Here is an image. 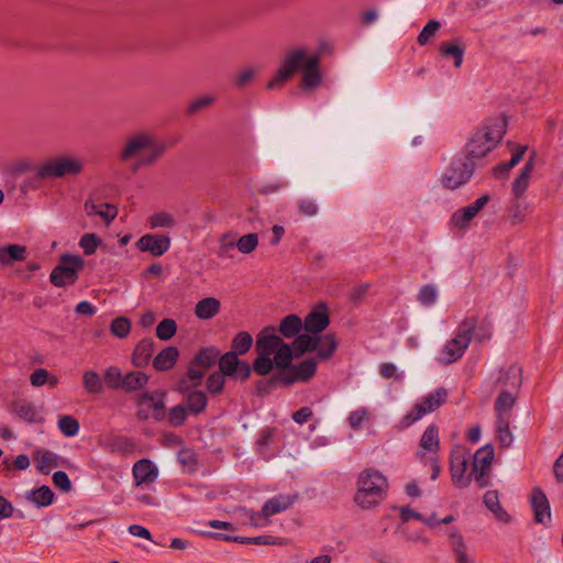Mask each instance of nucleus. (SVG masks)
Listing matches in <instances>:
<instances>
[{
	"mask_svg": "<svg viewBox=\"0 0 563 563\" xmlns=\"http://www.w3.org/2000/svg\"><path fill=\"white\" fill-rule=\"evenodd\" d=\"M255 352L253 371L261 376L268 375L274 367L284 371L279 380L287 386L296 382H308L317 372V363L313 358H306L291 365L292 347L276 334L274 327H266L260 331Z\"/></svg>",
	"mask_w": 563,
	"mask_h": 563,
	"instance_id": "1",
	"label": "nucleus"
},
{
	"mask_svg": "<svg viewBox=\"0 0 563 563\" xmlns=\"http://www.w3.org/2000/svg\"><path fill=\"white\" fill-rule=\"evenodd\" d=\"M320 55L306 47H295L287 52L279 68L267 84V89L282 88L295 73H301V86L313 89L321 84L322 76L319 68Z\"/></svg>",
	"mask_w": 563,
	"mask_h": 563,
	"instance_id": "2",
	"label": "nucleus"
},
{
	"mask_svg": "<svg viewBox=\"0 0 563 563\" xmlns=\"http://www.w3.org/2000/svg\"><path fill=\"white\" fill-rule=\"evenodd\" d=\"M506 121L492 118L479 125L468 137L463 155L478 167L484 157L503 140L506 133Z\"/></svg>",
	"mask_w": 563,
	"mask_h": 563,
	"instance_id": "3",
	"label": "nucleus"
},
{
	"mask_svg": "<svg viewBox=\"0 0 563 563\" xmlns=\"http://www.w3.org/2000/svg\"><path fill=\"white\" fill-rule=\"evenodd\" d=\"M165 151L164 142L153 133L142 131L126 139L119 158L123 162L135 159V168H140L155 164Z\"/></svg>",
	"mask_w": 563,
	"mask_h": 563,
	"instance_id": "4",
	"label": "nucleus"
},
{
	"mask_svg": "<svg viewBox=\"0 0 563 563\" xmlns=\"http://www.w3.org/2000/svg\"><path fill=\"white\" fill-rule=\"evenodd\" d=\"M387 489V478L375 468H366L358 475L354 500L361 508L371 509L382 503Z\"/></svg>",
	"mask_w": 563,
	"mask_h": 563,
	"instance_id": "5",
	"label": "nucleus"
},
{
	"mask_svg": "<svg viewBox=\"0 0 563 563\" xmlns=\"http://www.w3.org/2000/svg\"><path fill=\"white\" fill-rule=\"evenodd\" d=\"M476 324L477 318L474 316L465 317L459 323L454 336L446 341L440 351L438 360L441 364H452L463 357L473 340Z\"/></svg>",
	"mask_w": 563,
	"mask_h": 563,
	"instance_id": "6",
	"label": "nucleus"
},
{
	"mask_svg": "<svg viewBox=\"0 0 563 563\" xmlns=\"http://www.w3.org/2000/svg\"><path fill=\"white\" fill-rule=\"evenodd\" d=\"M448 398V391L443 387L434 389L432 393L423 396L413 407L401 418L399 427L407 429L417 421L421 420L426 415L433 412L441 407Z\"/></svg>",
	"mask_w": 563,
	"mask_h": 563,
	"instance_id": "7",
	"label": "nucleus"
},
{
	"mask_svg": "<svg viewBox=\"0 0 563 563\" xmlns=\"http://www.w3.org/2000/svg\"><path fill=\"white\" fill-rule=\"evenodd\" d=\"M476 166L463 154L455 155L443 170L440 181L446 189L454 190L472 178Z\"/></svg>",
	"mask_w": 563,
	"mask_h": 563,
	"instance_id": "8",
	"label": "nucleus"
},
{
	"mask_svg": "<svg viewBox=\"0 0 563 563\" xmlns=\"http://www.w3.org/2000/svg\"><path fill=\"white\" fill-rule=\"evenodd\" d=\"M84 162L81 158L63 155L47 159L37 168L40 178H62L68 175L75 176L81 173Z\"/></svg>",
	"mask_w": 563,
	"mask_h": 563,
	"instance_id": "9",
	"label": "nucleus"
},
{
	"mask_svg": "<svg viewBox=\"0 0 563 563\" xmlns=\"http://www.w3.org/2000/svg\"><path fill=\"white\" fill-rule=\"evenodd\" d=\"M84 267L85 261L81 256L63 254L49 275V282L56 287L70 286L77 282L78 273Z\"/></svg>",
	"mask_w": 563,
	"mask_h": 563,
	"instance_id": "10",
	"label": "nucleus"
},
{
	"mask_svg": "<svg viewBox=\"0 0 563 563\" xmlns=\"http://www.w3.org/2000/svg\"><path fill=\"white\" fill-rule=\"evenodd\" d=\"M470 453L464 446L456 445L450 455V474L453 485L460 489L467 488L474 478V474L467 472Z\"/></svg>",
	"mask_w": 563,
	"mask_h": 563,
	"instance_id": "11",
	"label": "nucleus"
},
{
	"mask_svg": "<svg viewBox=\"0 0 563 563\" xmlns=\"http://www.w3.org/2000/svg\"><path fill=\"white\" fill-rule=\"evenodd\" d=\"M165 396L164 391L148 393L143 391L135 397V404L139 409L136 416L141 420L154 418L161 421L165 417Z\"/></svg>",
	"mask_w": 563,
	"mask_h": 563,
	"instance_id": "12",
	"label": "nucleus"
},
{
	"mask_svg": "<svg viewBox=\"0 0 563 563\" xmlns=\"http://www.w3.org/2000/svg\"><path fill=\"white\" fill-rule=\"evenodd\" d=\"M494 449L492 445L486 444L479 448L473 456L472 474L478 487L483 488L488 486V473L494 461Z\"/></svg>",
	"mask_w": 563,
	"mask_h": 563,
	"instance_id": "13",
	"label": "nucleus"
},
{
	"mask_svg": "<svg viewBox=\"0 0 563 563\" xmlns=\"http://www.w3.org/2000/svg\"><path fill=\"white\" fill-rule=\"evenodd\" d=\"M439 451H440L439 428L435 424H429L420 438L419 449L416 453V456L420 461L423 459L438 456Z\"/></svg>",
	"mask_w": 563,
	"mask_h": 563,
	"instance_id": "14",
	"label": "nucleus"
},
{
	"mask_svg": "<svg viewBox=\"0 0 563 563\" xmlns=\"http://www.w3.org/2000/svg\"><path fill=\"white\" fill-rule=\"evenodd\" d=\"M141 252H147L155 257L164 255L170 247V239L159 234H144L136 242Z\"/></svg>",
	"mask_w": 563,
	"mask_h": 563,
	"instance_id": "15",
	"label": "nucleus"
},
{
	"mask_svg": "<svg viewBox=\"0 0 563 563\" xmlns=\"http://www.w3.org/2000/svg\"><path fill=\"white\" fill-rule=\"evenodd\" d=\"M488 201V196H482L468 206L456 210L451 217L452 224L456 228L467 227L468 223L478 214V212L487 205Z\"/></svg>",
	"mask_w": 563,
	"mask_h": 563,
	"instance_id": "16",
	"label": "nucleus"
},
{
	"mask_svg": "<svg viewBox=\"0 0 563 563\" xmlns=\"http://www.w3.org/2000/svg\"><path fill=\"white\" fill-rule=\"evenodd\" d=\"M132 475L136 486L148 485L156 482L158 468L151 460L142 459L133 465Z\"/></svg>",
	"mask_w": 563,
	"mask_h": 563,
	"instance_id": "17",
	"label": "nucleus"
},
{
	"mask_svg": "<svg viewBox=\"0 0 563 563\" xmlns=\"http://www.w3.org/2000/svg\"><path fill=\"white\" fill-rule=\"evenodd\" d=\"M302 323L307 332L319 335L330 323L327 307L323 305L316 307L306 316Z\"/></svg>",
	"mask_w": 563,
	"mask_h": 563,
	"instance_id": "18",
	"label": "nucleus"
},
{
	"mask_svg": "<svg viewBox=\"0 0 563 563\" xmlns=\"http://www.w3.org/2000/svg\"><path fill=\"white\" fill-rule=\"evenodd\" d=\"M531 505L537 522L547 523L551 520V510L548 498L540 488H534L532 490Z\"/></svg>",
	"mask_w": 563,
	"mask_h": 563,
	"instance_id": "19",
	"label": "nucleus"
},
{
	"mask_svg": "<svg viewBox=\"0 0 563 563\" xmlns=\"http://www.w3.org/2000/svg\"><path fill=\"white\" fill-rule=\"evenodd\" d=\"M180 390L186 396V407L189 410V412L194 415H199L206 409L208 399L202 390H196L194 388H190L186 386L185 382L180 384Z\"/></svg>",
	"mask_w": 563,
	"mask_h": 563,
	"instance_id": "20",
	"label": "nucleus"
},
{
	"mask_svg": "<svg viewBox=\"0 0 563 563\" xmlns=\"http://www.w3.org/2000/svg\"><path fill=\"white\" fill-rule=\"evenodd\" d=\"M297 499L295 494H279L269 498L264 505V514L267 515L268 519L279 512L289 509Z\"/></svg>",
	"mask_w": 563,
	"mask_h": 563,
	"instance_id": "21",
	"label": "nucleus"
},
{
	"mask_svg": "<svg viewBox=\"0 0 563 563\" xmlns=\"http://www.w3.org/2000/svg\"><path fill=\"white\" fill-rule=\"evenodd\" d=\"M104 451L123 456L132 455L135 452V443L125 437L108 439L102 443Z\"/></svg>",
	"mask_w": 563,
	"mask_h": 563,
	"instance_id": "22",
	"label": "nucleus"
},
{
	"mask_svg": "<svg viewBox=\"0 0 563 563\" xmlns=\"http://www.w3.org/2000/svg\"><path fill=\"white\" fill-rule=\"evenodd\" d=\"M449 538L455 563H475L474 555L467 551L464 539L459 532L452 531Z\"/></svg>",
	"mask_w": 563,
	"mask_h": 563,
	"instance_id": "23",
	"label": "nucleus"
},
{
	"mask_svg": "<svg viewBox=\"0 0 563 563\" xmlns=\"http://www.w3.org/2000/svg\"><path fill=\"white\" fill-rule=\"evenodd\" d=\"M32 459L36 470L42 474H48L58 465V456L54 452L45 449H36L32 454Z\"/></svg>",
	"mask_w": 563,
	"mask_h": 563,
	"instance_id": "24",
	"label": "nucleus"
},
{
	"mask_svg": "<svg viewBox=\"0 0 563 563\" xmlns=\"http://www.w3.org/2000/svg\"><path fill=\"white\" fill-rule=\"evenodd\" d=\"M534 168V156H531L525 164L520 174L512 183V194L516 199H520L529 187L530 177Z\"/></svg>",
	"mask_w": 563,
	"mask_h": 563,
	"instance_id": "25",
	"label": "nucleus"
},
{
	"mask_svg": "<svg viewBox=\"0 0 563 563\" xmlns=\"http://www.w3.org/2000/svg\"><path fill=\"white\" fill-rule=\"evenodd\" d=\"M155 351V343L152 339L141 340L132 354V363L136 367L146 366Z\"/></svg>",
	"mask_w": 563,
	"mask_h": 563,
	"instance_id": "26",
	"label": "nucleus"
},
{
	"mask_svg": "<svg viewBox=\"0 0 563 563\" xmlns=\"http://www.w3.org/2000/svg\"><path fill=\"white\" fill-rule=\"evenodd\" d=\"M85 211L87 216H99L109 224L118 214L115 206L110 203H97L95 201H86Z\"/></svg>",
	"mask_w": 563,
	"mask_h": 563,
	"instance_id": "27",
	"label": "nucleus"
},
{
	"mask_svg": "<svg viewBox=\"0 0 563 563\" xmlns=\"http://www.w3.org/2000/svg\"><path fill=\"white\" fill-rule=\"evenodd\" d=\"M221 302L214 297H207L199 300L195 307V314L198 319L209 320L220 311Z\"/></svg>",
	"mask_w": 563,
	"mask_h": 563,
	"instance_id": "28",
	"label": "nucleus"
},
{
	"mask_svg": "<svg viewBox=\"0 0 563 563\" xmlns=\"http://www.w3.org/2000/svg\"><path fill=\"white\" fill-rule=\"evenodd\" d=\"M26 257V247L19 244H9L0 247V264L10 266L14 262H21Z\"/></svg>",
	"mask_w": 563,
	"mask_h": 563,
	"instance_id": "29",
	"label": "nucleus"
},
{
	"mask_svg": "<svg viewBox=\"0 0 563 563\" xmlns=\"http://www.w3.org/2000/svg\"><path fill=\"white\" fill-rule=\"evenodd\" d=\"M303 328L302 320L297 314H288L282 319L278 329L274 328L284 338H296ZM278 335V333H276Z\"/></svg>",
	"mask_w": 563,
	"mask_h": 563,
	"instance_id": "30",
	"label": "nucleus"
},
{
	"mask_svg": "<svg viewBox=\"0 0 563 563\" xmlns=\"http://www.w3.org/2000/svg\"><path fill=\"white\" fill-rule=\"evenodd\" d=\"M485 506L494 514L495 518L504 523H508L511 520L509 514L501 507L499 503L498 493L496 490H488L484 495Z\"/></svg>",
	"mask_w": 563,
	"mask_h": 563,
	"instance_id": "31",
	"label": "nucleus"
},
{
	"mask_svg": "<svg viewBox=\"0 0 563 563\" xmlns=\"http://www.w3.org/2000/svg\"><path fill=\"white\" fill-rule=\"evenodd\" d=\"M178 356L177 347L167 346L154 357L153 366L157 371H168L176 364Z\"/></svg>",
	"mask_w": 563,
	"mask_h": 563,
	"instance_id": "32",
	"label": "nucleus"
},
{
	"mask_svg": "<svg viewBox=\"0 0 563 563\" xmlns=\"http://www.w3.org/2000/svg\"><path fill=\"white\" fill-rule=\"evenodd\" d=\"M338 349V340L334 334L327 333L324 335H318V347L317 356L320 360H328L332 357Z\"/></svg>",
	"mask_w": 563,
	"mask_h": 563,
	"instance_id": "33",
	"label": "nucleus"
},
{
	"mask_svg": "<svg viewBox=\"0 0 563 563\" xmlns=\"http://www.w3.org/2000/svg\"><path fill=\"white\" fill-rule=\"evenodd\" d=\"M14 412L25 422H41L42 418L35 407L26 400H18L13 404Z\"/></svg>",
	"mask_w": 563,
	"mask_h": 563,
	"instance_id": "34",
	"label": "nucleus"
},
{
	"mask_svg": "<svg viewBox=\"0 0 563 563\" xmlns=\"http://www.w3.org/2000/svg\"><path fill=\"white\" fill-rule=\"evenodd\" d=\"M292 351L299 355L316 351L318 347V335L313 333L298 334L292 342Z\"/></svg>",
	"mask_w": 563,
	"mask_h": 563,
	"instance_id": "35",
	"label": "nucleus"
},
{
	"mask_svg": "<svg viewBox=\"0 0 563 563\" xmlns=\"http://www.w3.org/2000/svg\"><path fill=\"white\" fill-rule=\"evenodd\" d=\"M58 383H59L58 376L52 374L49 371H47L46 368H43V367L36 368L30 375V384L36 388L45 386V385L53 388V387L57 386Z\"/></svg>",
	"mask_w": 563,
	"mask_h": 563,
	"instance_id": "36",
	"label": "nucleus"
},
{
	"mask_svg": "<svg viewBox=\"0 0 563 563\" xmlns=\"http://www.w3.org/2000/svg\"><path fill=\"white\" fill-rule=\"evenodd\" d=\"M148 382V376L143 372H129L123 375L122 389L131 393L142 389Z\"/></svg>",
	"mask_w": 563,
	"mask_h": 563,
	"instance_id": "37",
	"label": "nucleus"
},
{
	"mask_svg": "<svg viewBox=\"0 0 563 563\" xmlns=\"http://www.w3.org/2000/svg\"><path fill=\"white\" fill-rule=\"evenodd\" d=\"M440 54L443 57H452L454 60V66L460 68L463 64L464 59V47L461 46L457 41L455 42H445L440 45Z\"/></svg>",
	"mask_w": 563,
	"mask_h": 563,
	"instance_id": "38",
	"label": "nucleus"
},
{
	"mask_svg": "<svg viewBox=\"0 0 563 563\" xmlns=\"http://www.w3.org/2000/svg\"><path fill=\"white\" fill-rule=\"evenodd\" d=\"M82 387L88 394H101L103 391V382L101 376L96 371H85L82 373Z\"/></svg>",
	"mask_w": 563,
	"mask_h": 563,
	"instance_id": "39",
	"label": "nucleus"
},
{
	"mask_svg": "<svg viewBox=\"0 0 563 563\" xmlns=\"http://www.w3.org/2000/svg\"><path fill=\"white\" fill-rule=\"evenodd\" d=\"M27 500L37 507H47L54 500V493L48 486L43 485L36 489L31 490L27 494Z\"/></svg>",
	"mask_w": 563,
	"mask_h": 563,
	"instance_id": "40",
	"label": "nucleus"
},
{
	"mask_svg": "<svg viewBox=\"0 0 563 563\" xmlns=\"http://www.w3.org/2000/svg\"><path fill=\"white\" fill-rule=\"evenodd\" d=\"M515 404V397L503 391L495 401L496 418H510V410Z\"/></svg>",
	"mask_w": 563,
	"mask_h": 563,
	"instance_id": "41",
	"label": "nucleus"
},
{
	"mask_svg": "<svg viewBox=\"0 0 563 563\" xmlns=\"http://www.w3.org/2000/svg\"><path fill=\"white\" fill-rule=\"evenodd\" d=\"M241 512L243 521L252 527L264 528L271 523L267 515L264 514L263 507L261 511L241 509Z\"/></svg>",
	"mask_w": 563,
	"mask_h": 563,
	"instance_id": "42",
	"label": "nucleus"
},
{
	"mask_svg": "<svg viewBox=\"0 0 563 563\" xmlns=\"http://www.w3.org/2000/svg\"><path fill=\"white\" fill-rule=\"evenodd\" d=\"M252 344V335L246 331H241L233 338L230 352L243 355L251 349Z\"/></svg>",
	"mask_w": 563,
	"mask_h": 563,
	"instance_id": "43",
	"label": "nucleus"
},
{
	"mask_svg": "<svg viewBox=\"0 0 563 563\" xmlns=\"http://www.w3.org/2000/svg\"><path fill=\"white\" fill-rule=\"evenodd\" d=\"M239 355L232 352H228L220 357L219 367L220 373L224 376L234 375L239 369L241 361L238 358Z\"/></svg>",
	"mask_w": 563,
	"mask_h": 563,
	"instance_id": "44",
	"label": "nucleus"
},
{
	"mask_svg": "<svg viewBox=\"0 0 563 563\" xmlns=\"http://www.w3.org/2000/svg\"><path fill=\"white\" fill-rule=\"evenodd\" d=\"M57 427L65 437H75L79 432V422L71 416L64 415L58 418Z\"/></svg>",
	"mask_w": 563,
	"mask_h": 563,
	"instance_id": "45",
	"label": "nucleus"
},
{
	"mask_svg": "<svg viewBox=\"0 0 563 563\" xmlns=\"http://www.w3.org/2000/svg\"><path fill=\"white\" fill-rule=\"evenodd\" d=\"M177 331V323L174 319H163L156 327V335L162 341L170 340Z\"/></svg>",
	"mask_w": 563,
	"mask_h": 563,
	"instance_id": "46",
	"label": "nucleus"
},
{
	"mask_svg": "<svg viewBox=\"0 0 563 563\" xmlns=\"http://www.w3.org/2000/svg\"><path fill=\"white\" fill-rule=\"evenodd\" d=\"M510 418H496L497 438L501 445L509 446L512 442V434L509 429Z\"/></svg>",
	"mask_w": 563,
	"mask_h": 563,
	"instance_id": "47",
	"label": "nucleus"
},
{
	"mask_svg": "<svg viewBox=\"0 0 563 563\" xmlns=\"http://www.w3.org/2000/svg\"><path fill=\"white\" fill-rule=\"evenodd\" d=\"M498 380L505 386L519 387L521 384V368L517 365L509 366Z\"/></svg>",
	"mask_w": 563,
	"mask_h": 563,
	"instance_id": "48",
	"label": "nucleus"
},
{
	"mask_svg": "<svg viewBox=\"0 0 563 563\" xmlns=\"http://www.w3.org/2000/svg\"><path fill=\"white\" fill-rule=\"evenodd\" d=\"M219 358V351L214 347H207L201 350L195 357V365L201 367H210Z\"/></svg>",
	"mask_w": 563,
	"mask_h": 563,
	"instance_id": "49",
	"label": "nucleus"
},
{
	"mask_svg": "<svg viewBox=\"0 0 563 563\" xmlns=\"http://www.w3.org/2000/svg\"><path fill=\"white\" fill-rule=\"evenodd\" d=\"M371 411L365 408V407H361V408H357L356 410H353L350 416H349V424L352 429L354 430H358L362 428V426L369 421L371 420Z\"/></svg>",
	"mask_w": 563,
	"mask_h": 563,
	"instance_id": "50",
	"label": "nucleus"
},
{
	"mask_svg": "<svg viewBox=\"0 0 563 563\" xmlns=\"http://www.w3.org/2000/svg\"><path fill=\"white\" fill-rule=\"evenodd\" d=\"M110 331L117 338H126L131 331V321L126 317H117L111 322Z\"/></svg>",
	"mask_w": 563,
	"mask_h": 563,
	"instance_id": "51",
	"label": "nucleus"
},
{
	"mask_svg": "<svg viewBox=\"0 0 563 563\" xmlns=\"http://www.w3.org/2000/svg\"><path fill=\"white\" fill-rule=\"evenodd\" d=\"M187 411L189 410L184 405L174 406L168 411L167 421L173 427H179L186 421Z\"/></svg>",
	"mask_w": 563,
	"mask_h": 563,
	"instance_id": "52",
	"label": "nucleus"
},
{
	"mask_svg": "<svg viewBox=\"0 0 563 563\" xmlns=\"http://www.w3.org/2000/svg\"><path fill=\"white\" fill-rule=\"evenodd\" d=\"M257 244L258 238L256 233L245 234L235 242L238 250L243 254H250L251 252H253L256 249Z\"/></svg>",
	"mask_w": 563,
	"mask_h": 563,
	"instance_id": "53",
	"label": "nucleus"
},
{
	"mask_svg": "<svg viewBox=\"0 0 563 563\" xmlns=\"http://www.w3.org/2000/svg\"><path fill=\"white\" fill-rule=\"evenodd\" d=\"M441 27V23L437 20H430L421 30V32L418 35V43L420 45H426L428 42L434 37L439 29Z\"/></svg>",
	"mask_w": 563,
	"mask_h": 563,
	"instance_id": "54",
	"label": "nucleus"
},
{
	"mask_svg": "<svg viewBox=\"0 0 563 563\" xmlns=\"http://www.w3.org/2000/svg\"><path fill=\"white\" fill-rule=\"evenodd\" d=\"M104 379L111 389H122L123 374L120 368L110 366L104 372Z\"/></svg>",
	"mask_w": 563,
	"mask_h": 563,
	"instance_id": "55",
	"label": "nucleus"
},
{
	"mask_svg": "<svg viewBox=\"0 0 563 563\" xmlns=\"http://www.w3.org/2000/svg\"><path fill=\"white\" fill-rule=\"evenodd\" d=\"M100 243L101 240L95 233H86L79 240V246L86 255H92Z\"/></svg>",
	"mask_w": 563,
	"mask_h": 563,
	"instance_id": "56",
	"label": "nucleus"
},
{
	"mask_svg": "<svg viewBox=\"0 0 563 563\" xmlns=\"http://www.w3.org/2000/svg\"><path fill=\"white\" fill-rule=\"evenodd\" d=\"M176 221L170 213L158 212L150 218V225L152 229L155 228H173Z\"/></svg>",
	"mask_w": 563,
	"mask_h": 563,
	"instance_id": "57",
	"label": "nucleus"
},
{
	"mask_svg": "<svg viewBox=\"0 0 563 563\" xmlns=\"http://www.w3.org/2000/svg\"><path fill=\"white\" fill-rule=\"evenodd\" d=\"M437 299H438V291H437L435 287H433L431 285H424L423 287H421V289L418 294V300L423 306H432L433 303H435Z\"/></svg>",
	"mask_w": 563,
	"mask_h": 563,
	"instance_id": "58",
	"label": "nucleus"
},
{
	"mask_svg": "<svg viewBox=\"0 0 563 563\" xmlns=\"http://www.w3.org/2000/svg\"><path fill=\"white\" fill-rule=\"evenodd\" d=\"M213 101L214 97L212 95L200 96L189 102L187 111L190 114L196 113L197 111L210 106Z\"/></svg>",
	"mask_w": 563,
	"mask_h": 563,
	"instance_id": "59",
	"label": "nucleus"
},
{
	"mask_svg": "<svg viewBox=\"0 0 563 563\" xmlns=\"http://www.w3.org/2000/svg\"><path fill=\"white\" fill-rule=\"evenodd\" d=\"M224 386V375L221 373H213L207 379V389L211 394H219Z\"/></svg>",
	"mask_w": 563,
	"mask_h": 563,
	"instance_id": "60",
	"label": "nucleus"
},
{
	"mask_svg": "<svg viewBox=\"0 0 563 563\" xmlns=\"http://www.w3.org/2000/svg\"><path fill=\"white\" fill-rule=\"evenodd\" d=\"M257 69L255 67H247L241 70L239 74L234 77V85L236 87H244L246 84H249L256 75Z\"/></svg>",
	"mask_w": 563,
	"mask_h": 563,
	"instance_id": "61",
	"label": "nucleus"
},
{
	"mask_svg": "<svg viewBox=\"0 0 563 563\" xmlns=\"http://www.w3.org/2000/svg\"><path fill=\"white\" fill-rule=\"evenodd\" d=\"M53 483L62 492H68L71 488V482L64 471H58L53 474Z\"/></svg>",
	"mask_w": 563,
	"mask_h": 563,
	"instance_id": "62",
	"label": "nucleus"
},
{
	"mask_svg": "<svg viewBox=\"0 0 563 563\" xmlns=\"http://www.w3.org/2000/svg\"><path fill=\"white\" fill-rule=\"evenodd\" d=\"M379 374L384 378H395L397 380H401L404 378L402 374L398 373L397 367L394 363H383L379 367Z\"/></svg>",
	"mask_w": 563,
	"mask_h": 563,
	"instance_id": "63",
	"label": "nucleus"
},
{
	"mask_svg": "<svg viewBox=\"0 0 563 563\" xmlns=\"http://www.w3.org/2000/svg\"><path fill=\"white\" fill-rule=\"evenodd\" d=\"M5 468L13 466L15 470L25 471L30 466V457L25 454L18 455L12 463L9 460L2 462Z\"/></svg>",
	"mask_w": 563,
	"mask_h": 563,
	"instance_id": "64",
	"label": "nucleus"
}]
</instances>
